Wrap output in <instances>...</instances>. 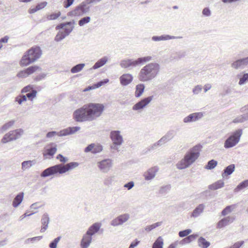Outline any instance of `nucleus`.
Returning <instances> with one entry per match:
<instances>
[{
	"instance_id": "obj_63",
	"label": "nucleus",
	"mask_w": 248,
	"mask_h": 248,
	"mask_svg": "<svg viewBox=\"0 0 248 248\" xmlns=\"http://www.w3.org/2000/svg\"><path fill=\"white\" fill-rule=\"evenodd\" d=\"M74 0H65L63 2V6L65 8L69 7L72 5Z\"/></svg>"
},
{
	"instance_id": "obj_6",
	"label": "nucleus",
	"mask_w": 248,
	"mask_h": 248,
	"mask_svg": "<svg viewBox=\"0 0 248 248\" xmlns=\"http://www.w3.org/2000/svg\"><path fill=\"white\" fill-rule=\"evenodd\" d=\"M86 106L92 121L100 117L105 108L104 105L100 103H90Z\"/></svg>"
},
{
	"instance_id": "obj_59",
	"label": "nucleus",
	"mask_w": 248,
	"mask_h": 248,
	"mask_svg": "<svg viewBox=\"0 0 248 248\" xmlns=\"http://www.w3.org/2000/svg\"><path fill=\"white\" fill-rule=\"evenodd\" d=\"M67 26L64 27V33L65 34L66 36H68L73 31L74 29V26L72 25L69 26V27H67Z\"/></svg>"
},
{
	"instance_id": "obj_47",
	"label": "nucleus",
	"mask_w": 248,
	"mask_h": 248,
	"mask_svg": "<svg viewBox=\"0 0 248 248\" xmlns=\"http://www.w3.org/2000/svg\"><path fill=\"white\" fill-rule=\"evenodd\" d=\"M61 239V236H58L57 238H55L52 242H51L49 244V247L50 248H56L57 247V244L58 242Z\"/></svg>"
},
{
	"instance_id": "obj_54",
	"label": "nucleus",
	"mask_w": 248,
	"mask_h": 248,
	"mask_svg": "<svg viewBox=\"0 0 248 248\" xmlns=\"http://www.w3.org/2000/svg\"><path fill=\"white\" fill-rule=\"evenodd\" d=\"M36 94L37 91L35 90H33L31 92L26 94V98L28 97L29 100H32L36 96Z\"/></svg>"
},
{
	"instance_id": "obj_24",
	"label": "nucleus",
	"mask_w": 248,
	"mask_h": 248,
	"mask_svg": "<svg viewBox=\"0 0 248 248\" xmlns=\"http://www.w3.org/2000/svg\"><path fill=\"white\" fill-rule=\"evenodd\" d=\"M157 170L158 169L155 167L148 169L144 173L143 175L145 179L147 181L153 179L155 177Z\"/></svg>"
},
{
	"instance_id": "obj_5",
	"label": "nucleus",
	"mask_w": 248,
	"mask_h": 248,
	"mask_svg": "<svg viewBox=\"0 0 248 248\" xmlns=\"http://www.w3.org/2000/svg\"><path fill=\"white\" fill-rule=\"evenodd\" d=\"M152 60V57L150 56L140 57L135 60L130 59H124L121 61L120 65L122 68L130 69L149 62Z\"/></svg>"
},
{
	"instance_id": "obj_15",
	"label": "nucleus",
	"mask_w": 248,
	"mask_h": 248,
	"mask_svg": "<svg viewBox=\"0 0 248 248\" xmlns=\"http://www.w3.org/2000/svg\"><path fill=\"white\" fill-rule=\"evenodd\" d=\"M38 69L41 70V68L37 65L31 66L24 70L20 71L17 74V76L19 78H26L29 75L33 73Z\"/></svg>"
},
{
	"instance_id": "obj_50",
	"label": "nucleus",
	"mask_w": 248,
	"mask_h": 248,
	"mask_svg": "<svg viewBox=\"0 0 248 248\" xmlns=\"http://www.w3.org/2000/svg\"><path fill=\"white\" fill-rule=\"evenodd\" d=\"M103 150V147L100 144H96L95 145L94 143V147L93 150L92 151V153L93 154H96L97 153H99L101 152Z\"/></svg>"
},
{
	"instance_id": "obj_4",
	"label": "nucleus",
	"mask_w": 248,
	"mask_h": 248,
	"mask_svg": "<svg viewBox=\"0 0 248 248\" xmlns=\"http://www.w3.org/2000/svg\"><path fill=\"white\" fill-rule=\"evenodd\" d=\"M42 55V50L39 46H35L25 52L20 61L21 66H27L35 62Z\"/></svg>"
},
{
	"instance_id": "obj_60",
	"label": "nucleus",
	"mask_w": 248,
	"mask_h": 248,
	"mask_svg": "<svg viewBox=\"0 0 248 248\" xmlns=\"http://www.w3.org/2000/svg\"><path fill=\"white\" fill-rule=\"evenodd\" d=\"M202 85H197L193 89V93L194 94H198L202 91Z\"/></svg>"
},
{
	"instance_id": "obj_2",
	"label": "nucleus",
	"mask_w": 248,
	"mask_h": 248,
	"mask_svg": "<svg viewBox=\"0 0 248 248\" xmlns=\"http://www.w3.org/2000/svg\"><path fill=\"white\" fill-rule=\"evenodd\" d=\"M78 165L79 163L77 162H71L66 164H57L44 170L40 176L42 178H45L57 174H62L74 169Z\"/></svg>"
},
{
	"instance_id": "obj_31",
	"label": "nucleus",
	"mask_w": 248,
	"mask_h": 248,
	"mask_svg": "<svg viewBox=\"0 0 248 248\" xmlns=\"http://www.w3.org/2000/svg\"><path fill=\"white\" fill-rule=\"evenodd\" d=\"M57 151V145L52 144L51 146L46 148L45 153L44 154V156L49 155L52 157Z\"/></svg>"
},
{
	"instance_id": "obj_28",
	"label": "nucleus",
	"mask_w": 248,
	"mask_h": 248,
	"mask_svg": "<svg viewBox=\"0 0 248 248\" xmlns=\"http://www.w3.org/2000/svg\"><path fill=\"white\" fill-rule=\"evenodd\" d=\"M186 55V52L182 50L172 53L170 56L171 60L178 61Z\"/></svg>"
},
{
	"instance_id": "obj_44",
	"label": "nucleus",
	"mask_w": 248,
	"mask_h": 248,
	"mask_svg": "<svg viewBox=\"0 0 248 248\" xmlns=\"http://www.w3.org/2000/svg\"><path fill=\"white\" fill-rule=\"evenodd\" d=\"M75 23V21L73 20L72 21L60 23V24H58V25H57V26L56 27V30H60V29H64V27H65L66 26H71V25L74 24Z\"/></svg>"
},
{
	"instance_id": "obj_43",
	"label": "nucleus",
	"mask_w": 248,
	"mask_h": 248,
	"mask_svg": "<svg viewBox=\"0 0 248 248\" xmlns=\"http://www.w3.org/2000/svg\"><path fill=\"white\" fill-rule=\"evenodd\" d=\"M217 164V162L216 160L214 159H212L207 162L204 168L207 170H212L214 169L216 167Z\"/></svg>"
},
{
	"instance_id": "obj_38",
	"label": "nucleus",
	"mask_w": 248,
	"mask_h": 248,
	"mask_svg": "<svg viewBox=\"0 0 248 248\" xmlns=\"http://www.w3.org/2000/svg\"><path fill=\"white\" fill-rule=\"evenodd\" d=\"M248 186V180H245L241 182L234 189L235 193H237L240 190Z\"/></svg>"
},
{
	"instance_id": "obj_22",
	"label": "nucleus",
	"mask_w": 248,
	"mask_h": 248,
	"mask_svg": "<svg viewBox=\"0 0 248 248\" xmlns=\"http://www.w3.org/2000/svg\"><path fill=\"white\" fill-rule=\"evenodd\" d=\"M182 38V36H171L170 35H162L161 36H153L152 37V40L154 41H165L171 39H181Z\"/></svg>"
},
{
	"instance_id": "obj_33",
	"label": "nucleus",
	"mask_w": 248,
	"mask_h": 248,
	"mask_svg": "<svg viewBox=\"0 0 248 248\" xmlns=\"http://www.w3.org/2000/svg\"><path fill=\"white\" fill-rule=\"evenodd\" d=\"M23 197V192H20L19 194H18L13 200L12 203L13 206L15 208L18 207L22 202Z\"/></svg>"
},
{
	"instance_id": "obj_32",
	"label": "nucleus",
	"mask_w": 248,
	"mask_h": 248,
	"mask_svg": "<svg viewBox=\"0 0 248 248\" xmlns=\"http://www.w3.org/2000/svg\"><path fill=\"white\" fill-rule=\"evenodd\" d=\"M198 236V234H193L191 235H189L185 238L183 239L179 242V244L182 245H184L186 244H189L195 239L197 238Z\"/></svg>"
},
{
	"instance_id": "obj_8",
	"label": "nucleus",
	"mask_w": 248,
	"mask_h": 248,
	"mask_svg": "<svg viewBox=\"0 0 248 248\" xmlns=\"http://www.w3.org/2000/svg\"><path fill=\"white\" fill-rule=\"evenodd\" d=\"M242 134V129H239L236 130L225 141L224 147L226 149H228L234 146L239 141Z\"/></svg>"
},
{
	"instance_id": "obj_55",
	"label": "nucleus",
	"mask_w": 248,
	"mask_h": 248,
	"mask_svg": "<svg viewBox=\"0 0 248 248\" xmlns=\"http://www.w3.org/2000/svg\"><path fill=\"white\" fill-rule=\"evenodd\" d=\"M114 181V176H109L106 178L104 180V184L106 186H109L112 184Z\"/></svg>"
},
{
	"instance_id": "obj_13",
	"label": "nucleus",
	"mask_w": 248,
	"mask_h": 248,
	"mask_svg": "<svg viewBox=\"0 0 248 248\" xmlns=\"http://www.w3.org/2000/svg\"><path fill=\"white\" fill-rule=\"evenodd\" d=\"M90 7L87 6L84 1L77 6L74 10L69 12L68 15L70 16H80L89 12Z\"/></svg>"
},
{
	"instance_id": "obj_14",
	"label": "nucleus",
	"mask_w": 248,
	"mask_h": 248,
	"mask_svg": "<svg viewBox=\"0 0 248 248\" xmlns=\"http://www.w3.org/2000/svg\"><path fill=\"white\" fill-rule=\"evenodd\" d=\"M130 217V215L128 213L120 215L111 221L110 225L113 227L122 225L127 222Z\"/></svg>"
},
{
	"instance_id": "obj_42",
	"label": "nucleus",
	"mask_w": 248,
	"mask_h": 248,
	"mask_svg": "<svg viewBox=\"0 0 248 248\" xmlns=\"http://www.w3.org/2000/svg\"><path fill=\"white\" fill-rule=\"evenodd\" d=\"M15 120H11L4 124L1 127V132L3 133L9 129L15 124Z\"/></svg>"
},
{
	"instance_id": "obj_52",
	"label": "nucleus",
	"mask_w": 248,
	"mask_h": 248,
	"mask_svg": "<svg viewBox=\"0 0 248 248\" xmlns=\"http://www.w3.org/2000/svg\"><path fill=\"white\" fill-rule=\"evenodd\" d=\"M248 81V73L244 74L242 77L240 78L239 84L242 85L246 83Z\"/></svg>"
},
{
	"instance_id": "obj_34",
	"label": "nucleus",
	"mask_w": 248,
	"mask_h": 248,
	"mask_svg": "<svg viewBox=\"0 0 248 248\" xmlns=\"http://www.w3.org/2000/svg\"><path fill=\"white\" fill-rule=\"evenodd\" d=\"M145 87V85L143 83H140L136 85L135 92V96L136 98H139L142 95L144 92Z\"/></svg>"
},
{
	"instance_id": "obj_10",
	"label": "nucleus",
	"mask_w": 248,
	"mask_h": 248,
	"mask_svg": "<svg viewBox=\"0 0 248 248\" xmlns=\"http://www.w3.org/2000/svg\"><path fill=\"white\" fill-rule=\"evenodd\" d=\"M23 133L24 130L21 128L10 131L3 136L1 142L6 143L8 141L16 140L19 139Z\"/></svg>"
},
{
	"instance_id": "obj_49",
	"label": "nucleus",
	"mask_w": 248,
	"mask_h": 248,
	"mask_svg": "<svg viewBox=\"0 0 248 248\" xmlns=\"http://www.w3.org/2000/svg\"><path fill=\"white\" fill-rule=\"evenodd\" d=\"M162 144L161 142H160L159 140L155 143L153 144L151 146H150L148 148V151H151L157 149L158 147L162 146Z\"/></svg>"
},
{
	"instance_id": "obj_45",
	"label": "nucleus",
	"mask_w": 248,
	"mask_h": 248,
	"mask_svg": "<svg viewBox=\"0 0 248 248\" xmlns=\"http://www.w3.org/2000/svg\"><path fill=\"white\" fill-rule=\"evenodd\" d=\"M162 222L161 221V222H157L151 225L147 226L145 228V230L147 232H150V231H152V230L156 228V227L161 226L162 225Z\"/></svg>"
},
{
	"instance_id": "obj_19",
	"label": "nucleus",
	"mask_w": 248,
	"mask_h": 248,
	"mask_svg": "<svg viewBox=\"0 0 248 248\" xmlns=\"http://www.w3.org/2000/svg\"><path fill=\"white\" fill-rule=\"evenodd\" d=\"M176 132L173 129L169 130L160 140V142L164 144L171 140L176 135Z\"/></svg>"
},
{
	"instance_id": "obj_48",
	"label": "nucleus",
	"mask_w": 248,
	"mask_h": 248,
	"mask_svg": "<svg viewBox=\"0 0 248 248\" xmlns=\"http://www.w3.org/2000/svg\"><path fill=\"white\" fill-rule=\"evenodd\" d=\"M91 18L90 16H85L81 18L78 21V24L80 26H83L85 24L89 23L90 21Z\"/></svg>"
},
{
	"instance_id": "obj_51",
	"label": "nucleus",
	"mask_w": 248,
	"mask_h": 248,
	"mask_svg": "<svg viewBox=\"0 0 248 248\" xmlns=\"http://www.w3.org/2000/svg\"><path fill=\"white\" fill-rule=\"evenodd\" d=\"M192 232L191 229H186L179 232V236L181 237H184L188 236V235Z\"/></svg>"
},
{
	"instance_id": "obj_30",
	"label": "nucleus",
	"mask_w": 248,
	"mask_h": 248,
	"mask_svg": "<svg viewBox=\"0 0 248 248\" xmlns=\"http://www.w3.org/2000/svg\"><path fill=\"white\" fill-rule=\"evenodd\" d=\"M245 110H247L246 113L233 119V122L234 123H243L248 120V105L245 107Z\"/></svg>"
},
{
	"instance_id": "obj_53",
	"label": "nucleus",
	"mask_w": 248,
	"mask_h": 248,
	"mask_svg": "<svg viewBox=\"0 0 248 248\" xmlns=\"http://www.w3.org/2000/svg\"><path fill=\"white\" fill-rule=\"evenodd\" d=\"M42 238V236H36V237H32V238H28L25 241V243L26 244H29L30 243H34V241H39Z\"/></svg>"
},
{
	"instance_id": "obj_3",
	"label": "nucleus",
	"mask_w": 248,
	"mask_h": 248,
	"mask_svg": "<svg viewBox=\"0 0 248 248\" xmlns=\"http://www.w3.org/2000/svg\"><path fill=\"white\" fill-rule=\"evenodd\" d=\"M202 146L198 144L190 149L185 155L184 158L177 164V169L183 170L190 166L200 156V153Z\"/></svg>"
},
{
	"instance_id": "obj_35",
	"label": "nucleus",
	"mask_w": 248,
	"mask_h": 248,
	"mask_svg": "<svg viewBox=\"0 0 248 248\" xmlns=\"http://www.w3.org/2000/svg\"><path fill=\"white\" fill-rule=\"evenodd\" d=\"M108 61V58L107 56H104L99 59L97 62H96L93 65L92 68L93 69H98L107 63Z\"/></svg>"
},
{
	"instance_id": "obj_20",
	"label": "nucleus",
	"mask_w": 248,
	"mask_h": 248,
	"mask_svg": "<svg viewBox=\"0 0 248 248\" xmlns=\"http://www.w3.org/2000/svg\"><path fill=\"white\" fill-rule=\"evenodd\" d=\"M50 221V218L48 214L47 213H44L41 218V222L42 224L40 232H45L48 228V225Z\"/></svg>"
},
{
	"instance_id": "obj_25",
	"label": "nucleus",
	"mask_w": 248,
	"mask_h": 248,
	"mask_svg": "<svg viewBox=\"0 0 248 248\" xmlns=\"http://www.w3.org/2000/svg\"><path fill=\"white\" fill-rule=\"evenodd\" d=\"M101 226V224L100 223H95L89 227L86 233L92 237L93 235L99 231Z\"/></svg>"
},
{
	"instance_id": "obj_7",
	"label": "nucleus",
	"mask_w": 248,
	"mask_h": 248,
	"mask_svg": "<svg viewBox=\"0 0 248 248\" xmlns=\"http://www.w3.org/2000/svg\"><path fill=\"white\" fill-rule=\"evenodd\" d=\"M73 116L75 121L78 122L92 121L86 105L74 111Z\"/></svg>"
},
{
	"instance_id": "obj_61",
	"label": "nucleus",
	"mask_w": 248,
	"mask_h": 248,
	"mask_svg": "<svg viewBox=\"0 0 248 248\" xmlns=\"http://www.w3.org/2000/svg\"><path fill=\"white\" fill-rule=\"evenodd\" d=\"M57 159H59L60 161L62 163V164H63V163L66 162L68 161V158L66 157L63 156L61 154H59L57 156Z\"/></svg>"
},
{
	"instance_id": "obj_23",
	"label": "nucleus",
	"mask_w": 248,
	"mask_h": 248,
	"mask_svg": "<svg viewBox=\"0 0 248 248\" xmlns=\"http://www.w3.org/2000/svg\"><path fill=\"white\" fill-rule=\"evenodd\" d=\"M133 77L131 74H124L120 77V81L122 85L126 86L133 80Z\"/></svg>"
},
{
	"instance_id": "obj_1",
	"label": "nucleus",
	"mask_w": 248,
	"mask_h": 248,
	"mask_svg": "<svg viewBox=\"0 0 248 248\" xmlns=\"http://www.w3.org/2000/svg\"><path fill=\"white\" fill-rule=\"evenodd\" d=\"M160 64L155 62L149 63L140 71L138 78L141 82H150L155 78L159 74Z\"/></svg>"
},
{
	"instance_id": "obj_56",
	"label": "nucleus",
	"mask_w": 248,
	"mask_h": 248,
	"mask_svg": "<svg viewBox=\"0 0 248 248\" xmlns=\"http://www.w3.org/2000/svg\"><path fill=\"white\" fill-rule=\"evenodd\" d=\"M27 100L26 96L25 95H20L16 98V101L19 104H21L23 102Z\"/></svg>"
},
{
	"instance_id": "obj_26",
	"label": "nucleus",
	"mask_w": 248,
	"mask_h": 248,
	"mask_svg": "<svg viewBox=\"0 0 248 248\" xmlns=\"http://www.w3.org/2000/svg\"><path fill=\"white\" fill-rule=\"evenodd\" d=\"M235 168V166L234 164H230L225 167L222 172V177L224 178L227 177L228 176L231 175L234 172Z\"/></svg>"
},
{
	"instance_id": "obj_36",
	"label": "nucleus",
	"mask_w": 248,
	"mask_h": 248,
	"mask_svg": "<svg viewBox=\"0 0 248 248\" xmlns=\"http://www.w3.org/2000/svg\"><path fill=\"white\" fill-rule=\"evenodd\" d=\"M224 183L222 180H219L215 183L208 186L210 190H215L223 187Z\"/></svg>"
},
{
	"instance_id": "obj_16",
	"label": "nucleus",
	"mask_w": 248,
	"mask_h": 248,
	"mask_svg": "<svg viewBox=\"0 0 248 248\" xmlns=\"http://www.w3.org/2000/svg\"><path fill=\"white\" fill-rule=\"evenodd\" d=\"M112 160L105 159L98 163V167L103 172H107L112 167Z\"/></svg>"
},
{
	"instance_id": "obj_11",
	"label": "nucleus",
	"mask_w": 248,
	"mask_h": 248,
	"mask_svg": "<svg viewBox=\"0 0 248 248\" xmlns=\"http://www.w3.org/2000/svg\"><path fill=\"white\" fill-rule=\"evenodd\" d=\"M110 138L113 142V145L111 146V148L118 151V146L121 145L124 141L123 138L120 134V131L119 130L111 131Z\"/></svg>"
},
{
	"instance_id": "obj_37",
	"label": "nucleus",
	"mask_w": 248,
	"mask_h": 248,
	"mask_svg": "<svg viewBox=\"0 0 248 248\" xmlns=\"http://www.w3.org/2000/svg\"><path fill=\"white\" fill-rule=\"evenodd\" d=\"M198 244L199 247L202 248H207L210 245V243L206 240V239L201 236L198 240Z\"/></svg>"
},
{
	"instance_id": "obj_29",
	"label": "nucleus",
	"mask_w": 248,
	"mask_h": 248,
	"mask_svg": "<svg viewBox=\"0 0 248 248\" xmlns=\"http://www.w3.org/2000/svg\"><path fill=\"white\" fill-rule=\"evenodd\" d=\"M204 208L205 205L203 204H200L193 211L191 217H199L203 212Z\"/></svg>"
},
{
	"instance_id": "obj_9",
	"label": "nucleus",
	"mask_w": 248,
	"mask_h": 248,
	"mask_svg": "<svg viewBox=\"0 0 248 248\" xmlns=\"http://www.w3.org/2000/svg\"><path fill=\"white\" fill-rule=\"evenodd\" d=\"M80 129L79 126L69 127L63 129L59 132L52 131L48 132L46 135V137L48 138H52L54 136L58 135L59 136H65L75 133Z\"/></svg>"
},
{
	"instance_id": "obj_18",
	"label": "nucleus",
	"mask_w": 248,
	"mask_h": 248,
	"mask_svg": "<svg viewBox=\"0 0 248 248\" xmlns=\"http://www.w3.org/2000/svg\"><path fill=\"white\" fill-rule=\"evenodd\" d=\"M203 116V114L202 112H195L191 113L186 117L183 119V122L185 123H189L194 122H196Z\"/></svg>"
},
{
	"instance_id": "obj_46",
	"label": "nucleus",
	"mask_w": 248,
	"mask_h": 248,
	"mask_svg": "<svg viewBox=\"0 0 248 248\" xmlns=\"http://www.w3.org/2000/svg\"><path fill=\"white\" fill-rule=\"evenodd\" d=\"M66 36L65 34L63 31H59L55 37V41L60 42Z\"/></svg>"
},
{
	"instance_id": "obj_41",
	"label": "nucleus",
	"mask_w": 248,
	"mask_h": 248,
	"mask_svg": "<svg viewBox=\"0 0 248 248\" xmlns=\"http://www.w3.org/2000/svg\"><path fill=\"white\" fill-rule=\"evenodd\" d=\"M84 63H79L78 64L75 66H74L71 69V72L72 73H76L78 72H79L82 70V69L84 68L85 66Z\"/></svg>"
},
{
	"instance_id": "obj_12",
	"label": "nucleus",
	"mask_w": 248,
	"mask_h": 248,
	"mask_svg": "<svg viewBox=\"0 0 248 248\" xmlns=\"http://www.w3.org/2000/svg\"><path fill=\"white\" fill-rule=\"evenodd\" d=\"M154 96L151 95L142 98L132 107L133 110L140 112L151 102Z\"/></svg>"
},
{
	"instance_id": "obj_21",
	"label": "nucleus",
	"mask_w": 248,
	"mask_h": 248,
	"mask_svg": "<svg viewBox=\"0 0 248 248\" xmlns=\"http://www.w3.org/2000/svg\"><path fill=\"white\" fill-rule=\"evenodd\" d=\"M234 220V217L228 216L221 219L217 224V227L219 229L222 228L232 223Z\"/></svg>"
},
{
	"instance_id": "obj_57",
	"label": "nucleus",
	"mask_w": 248,
	"mask_h": 248,
	"mask_svg": "<svg viewBox=\"0 0 248 248\" xmlns=\"http://www.w3.org/2000/svg\"><path fill=\"white\" fill-rule=\"evenodd\" d=\"M21 169L23 170H25L27 169H29V168H30L31 166V164L30 163H29V161H24L23 162H22V164H21Z\"/></svg>"
},
{
	"instance_id": "obj_39",
	"label": "nucleus",
	"mask_w": 248,
	"mask_h": 248,
	"mask_svg": "<svg viewBox=\"0 0 248 248\" xmlns=\"http://www.w3.org/2000/svg\"><path fill=\"white\" fill-rule=\"evenodd\" d=\"M164 242L161 236H159L153 244L152 248H163Z\"/></svg>"
},
{
	"instance_id": "obj_62",
	"label": "nucleus",
	"mask_w": 248,
	"mask_h": 248,
	"mask_svg": "<svg viewBox=\"0 0 248 248\" xmlns=\"http://www.w3.org/2000/svg\"><path fill=\"white\" fill-rule=\"evenodd\" d=\"M46 76V74L44 73L41 74L39 75L38 76H36L34 78V80L35 82H38L39 81L42 80V79H44Z\"/></svg>"
},
{
	"instance_id": "obj_64",
	"label": "nucleus",
	"mask_w": 248,
	"mask_h": 248,
	"mask_svg": "<svg viewBox=\"0 0 248 248\" xmlns=\"http://www.w3.org/2000/svg\"><path fill=\"white\" fill-rule=\"evenodd\" d=\"M134 186V183L133 181H130L124 185V187L126 188L128 190H130Z\"/></svg>"
},
{
	"instance_id": "obj_40",
	"label": "nucleus",
	"mask_w": 248,
	"mask_h": 248,
	"mask_svg": "<svg viewBox=\"0 0 248 248\" xmlns=\"http://www.w3.org/2000/svg\"><path fill=\"white\" fill-rule=\"evenodd\" d=\"M170 188L171 186L170 185L162 186L159 190V193L161 195H165L170 191Z\"/></svg>"
},
{
	"instance_id": "obj_27",
	"label": "nucleus",
	"mask_w": 248,
	"mask_h": 248,
	"mask_svg": "<svg viewBox=\"0 0 248 248\" xmlns=\"http://www.w3.org/2000/svg\"><path fill=\"white\" fill-rule=\"evenodd\" d=\"M92 240V237L85 233L81 239L80 247L81 248H88Z\"/></svg>"
},
{
	"instance_id": "obj_58",
	"label": "nucleus",
	"mask_w": 248,
	"mask_h": 248,
	"mask_svg": "<svg viewBox=\"0 0 248 248\" xmlns=\"http://www.w3.org/2000/svg\"><path fill=\"white\" fill-rule=\"evenodd\" d=\"M61 12H58L57 13H52L47 16L48 20H55L61 16Z\"/></svg>"
},
{
	"instance_id": "obj_17",
	"label": "nucleus",
	"mask_w": 248,
	"mask_h": 248,
	"mask_svg": "<svg viewBox=\"0 0 248 248\" xmlns=\"http://www.w3.org/2000/svg\"><path fill=\"white\" fill-rule=\"evenodd\" d=\"M248 64V57L233 62L231 67L235 69H243Z\"/></svg>"
}]
</instances>
